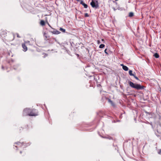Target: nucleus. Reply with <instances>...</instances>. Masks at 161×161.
Here are the masks:
<instances>
[{"mask_svg": "<svg viewBox=\"0 0 161 161\" xmlns=\"http://www.w3.org/2000/svg\"><path fill=\"white\" fill-rule=\"evenodd\" d=\"M23 115L25 116H35L38 115V112L35 109L31 110L29 108H25L23 112Z\"/></svg>", "mask_w": 161, "mask_h": 161, "instance_id": "obj_1", "label": "nucleus"}, {"mask_svg": "<svg viewBox=\"0 0 161 161\" xmlns=\"http://www.w3.org/2000/svg\"><path fill=\"white\" fill-rule=\"evenodd\" d=\"M128 83L130 86L132 88H135L137 90L142 89L143 88V86H141L140 84H134L130 81H129Z\"/></svg>", "mask_w": 161, "mask_h": 161, "instance_id": "obj_2", "label": "nucleus"}, {"mask_svg": "<svg viewBox=\"0 0 161 161\" xmlns=\"http://www.w3.org/2000/svg\"><path fill=\"white\" fill-rule=\"evenodd\" d=\"M155 129L158 134L161 133V125L159 123H156L155 125Z\"/></svg>", "mask_w": 161, "mask_h": 161, "instance_id": "obj_3", "label": "nucleus"}, {"mask_svg": "<svg viewBox=\"0 0 161 161\" xmlns=\"http://www.w3.org/2000/svg\"><path fill=\"white\" fill-rule=\"evenodd\" d=\"M91 5L94 8H97L98 7L97 4H96V3L93 1V0H92V2H91Z\"/></svg>", "mask_w": 161, "mask_h": 161, "instance_id": "obj_4", "label": "nucleus"}, {"mask_svg": "<svg viewBox=\"0 0 161 161\" xmlns=\"http://www.w3.org/2000/svg\"><path fill=\"white\" fill-rule=\"evenodd\" d=\"M121 65L122 66L123 69L125 71L128 70V68L126 66L124 65L123 64H121Z\"/></svg>", "mask_w": 161, "mask_h": 161, "instance_id": "obj_5", "label": "nucleus"}, {"mask_svg": "<svg viewBox=\"0 0 161 161\" xmlns=\"http://www.w3.org/2000/svg\"><path fill=\"white\" fill-rule=\"evenodd\" d=\"M22 47L24 49V51H26L27 50V48L26 46L25 45V44H22Z\"/></svg>", "mask_w": 161, "mask_h": 161, "instance_id": "obj_6", "label": "nucleus"}, {"mask_svg": "<svg viewBox=\"0 0 161 161\" xmlns=\"http://www.w3.org/2000/svg\"><path fill=\"white\" fill-rule=\"evenodd\" d=\"M43 35L45 40L48 39V38L49 37V36H47V34L45 32H44V33Z\"/></svg>", "mask_w": 161, "mask_h": 161, "instance_id": "obj_7", "label": "nucleus"}, {"mask_svg": "<svg viewBox=\"0 0 161 161\" xmlns=\"http://www.w3.org/2000/svg\"><path fill=\"white\" fill-rule=\"evenodd\" d=\"M52 32L54 34H58L60 33V31L57 30L53 31Z\"/></svg>", "mask_w": 161, "mask_h": 161, "instance_id": "obj_8", "label": "nucleus"}, {"mask_svg": "<svg viewBox=\"0 0 161 161\" xmlns=\"http://www.w3.org/2000/svg\"><path fill=\"white\" fill-rule=\"evenodd\" d=\"M80 3L84 6L85 8H87V5L85 3H83L82 1Z\"/></svg>", "mask_w": 161, "mask_h": 161, "instance_id": "obj_9", "label": "nucleus"}, {"mask_svg": "<svg viewBox=\"0 0 161 161\" xmlns=\"http://www.w3.org/2000/svg\"><path fill=\"white\" fill-rule=\"evenodd\" d=\"M129 74L131 76H134V74H135V73L134 72V73H132V71L131 70H130L129 71Z\"/></svg>", "mask_w": 161, "mask_h": 161, "instance_id": "obj_10", "label": "nucleus"}, {"mask_svg": "<svg viewBox=\"0 0 161 161\" xmlns=\"http://www.w3.org/2000/svg\"><path fill=\"white\" fill-rule=\"evenodd\" d=\"M15 144H18V145L20 147H22L23 146V145L24 144L23 142L21 143V142H16Z\"/></svg>", "mask_w": 161, "mask_h": 161, "instance_id": "obj_11", "label": "nucleus"}, {"mask_svg": "<svg viewBox=\"0 0 161 161\" xmlns=\"http://www.w3.org/2000/svg\"><path fill=\"white\" fill-rule=\"evenodd\" d=\"M154 56L156 58H159V55H158V54L157 53H155L154 54Z\"/></svg>", "mask_w": 161, "mask_h": 161, "instance_id": "obj_12", "label": "nucleus"}, {"mask_svg": "<svg viewBox=\"0 0 161 161\" xmlns=\"http://www.w3.org/2000/svg\"><path fill=\"white\" fill-rule=\"evenodd\" d=\"M134 15V14L132 12H130L129 13V16L130 17H132Z\"/></svg>", "mask_w": 161, "mask_h": 161, "instance_id": "obj_13", "label": "nucleus"}, {"mask_svg": "<svg viewBox=\"0 0 161 161\" xmlns=\"http://www.w3.org/2000/svg\"><path fill=\"white\" fill-rule=\"evenodd\" d=\"M40 24L42 25H44L45 24L44 21L43 20H42L40 22Z\"/></svg>", "mask_w": 161, "mask_h": 161, "instance_id": "obj_14", "label": "nucleus"}, {"mask_svg": "<svg viewBox=\"0 0 161 161\" xmlns=\"http://www.w3.org/2000/svg\"><path fill=\"white\" fill-rule=\"evenodd\" d=\"M105 47V45L103 44H101L99 46V47L100 48H103Z\"/></svg>", "mask_w": 161, "mask_h": 161, "instance_id": "obj_15", "label": "nucleus"}, {"mask_svg": "<svg viewBox=\"0 0 161 161\" xmlns=\"http://www.w3.org/2000/svg\"><path fill=\"white\" fill-rule=\"evenodd\" d=\"M60 30L62 31L63 32H65V30L63 28H60Z\"/></svg>", "mask_w": 161, "mask_h": 161, "instance_id": "obj_16", "label": "nucleus"}, {"mask_svg": "<svg viewBox=\"0 0 161 161\" xmlns=\"http://www.w3.org/2000/svg\"><path fill=\"white\" fill-rule=\"evenodd\" d=\"M108 101H109V102H110L111 103V104H112V105L114 106V105L113 102L110 99H109Z\"/></svg>", "mask_w": 161, "mask_h": 161, "instance_id": "obj_17", "label": "nucleus"}, {"mask_svg": "<svg viewBox=\"0 0 161 161\" xmlns=\"http://www.w3.org/2000/svg\"><path fill=\"white\" fill-rule=\"evenodd\" d=\"M85 17H88L89 15L87 13H86L85 14Z\"/></svg>", "mask_w": 161, "mask_h": 161, "instance_id": "obj_18", "label": "nucleus"}, {"mask_svg": "<svg viewBox=\"0 0 161 161\" xmlns=\"http://www.w3.org/2000/svg\"><path fill=\"white\" fill-rule=\"evenodd\" d=\"M133 76L137 80H139V79L138 78L136 77V76L135 75H134V76Z\"/></svg>", "mask_w": 161, "mask_h": 161, "instance_id": "obj_19", "label": "nucleus"}, {"mask_svg": "<svg viewBox=\"0 0 161 161\" xmlns=\"http://www.w3.org/2000/svg\"><path fill=\"white\" fill-rule=\"evenodd\" d=\"M107 50V49H105V51H104V52H105V53L106 54H108V53L107 52V51H106Z\"/></svg>", "mask_w": 161, "mask_h": 161, "instance_id": "obj_20", "label": "nucleus"}, {"mask_svg": "<svg viewBox=\"0 0 161 161\" xmlns=\"http://www.w3.org/2000/svg\"><path fill=\"white\" fill-rule=\"evenodd\" d=\"M16 35H17V37H19V38L20 37V36H19L18 34L17 33V34H16Z\"/></svg>", "mask_w": 161, "mask_h": 161, "instance_id": "obj_21", "label": "nucleus"}, {"mask_svg": "<svg viewBox=\"0 0 161 161\" xmlns=\"http://www.w3.org/2000/svg\"><path fill=\"white\" fill-rule=\"evenodd\" d=\"M158 153L159 154H161V149L160 150V151H159L158 152Z\"/></svg>", "mask_w": 161, "mask_h": 161, "instance_id": "obj_22", "label": "nucleus"}, {"mask_svg": "<svg viewBox=\"0 0 161 161\" xmlns=\"http://www.w3.org/2000/svg\"><path fill=\"white\" fill-rule=\"evenodd\" d=\"M97 43H98V44H100V41H99V40H98V41H97Z\"/></svg>", "mask_w": 161, "mask_h": 161, "instance_id": "obj_23", "label": "nucleus"}, {"mask_svg": "<svg viewBox=\"0 0 161 161\" xmlns=\"http://www.w3.org/2000/svg\"><path fill=\"white\" fill-rule=\"evenodd\" d=\"M44 54V57H46V56H47V54Z\"/></svg>", "mask_w": 161, "mask_h": 161, "instance_id": "obj_24", "label": "nucleus"}, {"mask_svg": "<svg viewBox=\"0 0 161 161\" xmlns=\"http://www.w3.org/2000/svg\"><path fill=\"white\" fill-rule=\"evenodd\" d=\"M29 42H30L29 41H27V42H26V43H29Z\"/></svg>", "mask_w": 161, "mask_h": 161, "instance_id": "obj_25", "label": "nucleus"}, {"mask_svg": "<svg viewBox=\"0 0 161 161\" xmlns=\"http://www.w3.org/2000/svg\"><path fill=\"white\" fill-rule=\"evenodd\" d=\"M151 125H152V127L153 128V125L152 124H151Z\"/></svg>", "mask_w": 161, "mask_h": 161, "instance_id": "obj_26", "label": "nucleus"}, {"mask_svg": "<svg viewBox=\"0 0 161 161\" xmlns=\"http://www.w3.org/2000/svg\"><path fill=\"white\" fill-rule=\"evenodd\" d=\"M35 112L33 111V112H32V113H34Z\"/></svg>", "mask_w": 161, "mask_h": 161, "instance_id": "obj_27", "label": "nucleus"}, {"mask_svg": "<svg viewBox=\"0 0 161 161\" xmlns=\"http://www.w3.org/2000/svg\"><path fill=\"white\" fill-rule=\"evenodd\" d=\"M48 25L50 27H51L50 25H49V24H48Z\"/></svg>", "mask_w": 161, "mask_h": 161, "instance_id": "obj_28", "label": "nucleus"}, {"mask_svg": "<svg viewBox=\"0 0 161 161\" xmlns=\"http://www.w3.org/2000/svg\"><path fill=\"white\" fill-rule=\"evenodd\" d=\"M102 41H104V40L103 39H102Z\"/></svg>", "mask_w": 161, "mask_h": 161, "instance_id": "obj_29", "label": "nucleus"}, {"mask_svg": "<svg viewBox=\"0 0 161 161\" xmlns=\"http://www.w3.org/2000/svg\"><path fill=\"white\" fill-rule=\"evenodd\" d=\"M3 66H2V69H3Z\"/></svg>", "mask_w": 161, "mask_h": 161, "instance_id": "obj_30", "label": "nucleus"}, {"mask_svg": "<svg viewBox=\"0 0 161 161\" xmlns=\"http://www.w3.org/2000/svg\"><path fill=\"white\" fill-rule=\"evenodd\" d=\"M22 153V152L21 151H20V153Z\"/></svg>", "mask_w": 161, "mask_h": 161, "instance_id": "obj_31", "label": "nucleus"}, {"mask_svg": "<svg viewBox=\"0 0 161 161\" xmlns=\"http://www.w3.org/2000/svg\"><path fill=\"white\" fill-rule=\"evenodd\" d=\"M77 1H79L80 0H76Z\"/></svg>", "mask_w": 161, "mask_h": 161, "instance_id": "obj_32", "label": "nucleus"}, {"mask_svg": "<svg viewBox=\"0 0 161 161\" xmlns=\"http://www.w3.org/2000/svg\"><path fill=\"white\" fill-rule=\"evenodd\" d=\"M115 1H118V0H115Z\"/></svg>", "mask_w": 161, "mask_h": 161, "instance_id": "obj_33", "label": "nucleus"}]
</instances>
